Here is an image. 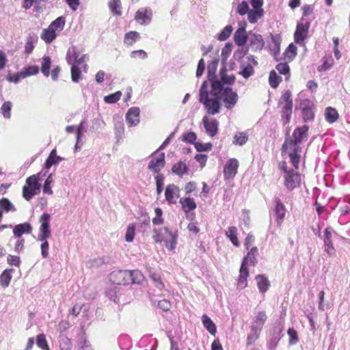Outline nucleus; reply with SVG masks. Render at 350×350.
<instances>
[{
  "label": "nucleus",
  "mask_w": 350,
  "mask_h": 350,
  "mask_svg": "<svg viewBox=\"0 0 350 350\" xmlns=\"http://www.w3.org/2000/svg\"><path fill=\"white\" fill-rule=\"evenodd\" d=\"M31 231L32 226L27 222L16 225L13 228V234L16 238H20L23 234H29Z\"/></svg>",
  "instance_id": "obj_21"
},
{
  "label": "nucleus",
  "mask_w": 350,
  "mask_h": 350,
  "mask_svg": "<svg viewBox=\"0 0 350 350\" xmlns=\"http://www.w3.org/2000/svg\"><path fill=\"white\" fill-rule=\"evenodd\" d=\"M255 279L260 292H267L270 286V282L268 278L265 275H258Z\"/></svg>",
  "instance_id": "obj_27"
},
{
  "label": "nucleus",
  "mask_w": 350,
  "mask_h": 350,
  "mask_svg": "<svg viewBox=\"0 0 350 350\" xmlns=\"http://www.w3.org/2000/svg\"><path fill=\"white\" fill-rule=\"evenodd\" d=\"M282 77L277 74L275 70L270 71L269 75V83L271 88H278L280 83L282 82Z\"/></svg>",
  "instance_id": "obj_40"
},
{
  "label": "nucleus",
  "mask_w": 350,
  "mask_h": 350,
  "mask_svg": "<svg viewBox=\"0 0 350 350\" xmlns=\"http://www.w3.org/2000/svg\"><path fill=\"white\" fill-rule=\"evenodd\" d=\"M165 154L161 153L157 157H153L148 164V169L156 173L159 174V172L165 166Z\"/></svg>",
  "instance_id": "obj_16"
},
{
  "label": "nucleus",
  "mask_w": 350,
  "mask_h": 350,
  "mask_svg": "<svg viewBox=\"0 0 350 350\" xmlns=\"http://www.w3.org/2000/svg\"><path fill=\"white\" fill-rule=\"evenodd\" d=\"M51 65V59L49 56H44L42 58L41 65V72L44 77H48L50 75V68Z\"/></svg>",
  "instance_id": "obj_41"
},
{
  "label": "nucleus",
  "mask_w": 350,
  "mask_h": 350,
  "mask_svg": "<svg viewBox=\"0 0 350 350\" xmlns=\"http://www.w3.org/2000/svg\"><path fill=\"white\" fill-rule=\"evenodd\" d=\"M262 329L259 328L258 327L251 325L250 327V332L247 337V345H253L259 338L261 331Z\"/></svg>",
  "instance_id": "obj_28"
},
{
  "label": "nucleus",
  "mask_w": 350,
  "mask_h": 350,
  "mask_svg": "<svg viewBox=\"0 0 350 350\" xmlns=\"http://www.w3.org/2000/svg\"><path fill=\"white\" fill-rule=\"evenodd\" d=\"M136 226L135 224H130L126 229L125 234V241L126 242H132L135 235Z\"/></svg>",
  "instance_id": "obj_46"
},
{
  "label": "nucleus",
  "mask_w": 350,
  "mask_h": 350,
  "mask_svg": "<svg viewBox=\"0 0 350 350\" xmlns=\"http://www.w3.org/2000/svg\"><path fill=\"white\" fill-rule=\"evenodd\" d=\"M118 287L113 286L109 288L106 291L107 296L115 303H118L120 301L118 295Z\"/></svg>",
  "instance_id": "obj_51"
},
{
  "label": "nucleus",
  "mask_w": 350,
  "mask_h": 350,
  "mask_svg": "<svg viewBox=\"0 0 350 350\" xmlns=\"http://www.w3.org/2000/svg\"><path fill=\"white\" fill-rule=\"evenodd\" d=\"M188 171L189 167L186 163L184 161H180L174 164L172 167V173L179 176H183V175L187 174Z\"/></svg>",
  "instance_id": "obj_26"
},
{
  "label": "nucleus",
  "mask_w": 350,
  "mask_h": 350,
  "mask_svg": "<svg viewBox=\"0 0 350 350\" xmlns=\"http://www.w3.org/2000/svg\"><path fill=\"white\" fill-rule=\"evenodd\" d=\"M59 347L61 350H71L72 342L67 336L62 337L59 340Z\"/></svg>",
  "instance_id": "obj_58"
},
{
  "label": "nucleus",
  "mask_w": 350,
  "mask_h": 350,
  "mask_svg": "<svg viewBox=\"0 0 350 350\" xmlns=\"http://www.w3.org/2000/svg\"><path fill=\"white\" fill-rule=\"evenodd\" d=\"M0 207L8 212L10 211H16L14 206L12 204L10 200L7 198H2L0 200Z\"/></svg>",
  "instance_id": "obj_60"
},
{
  "label": "nucleus",
  "mask_w": 350,
  "mask_h": 350,
  "mask_svg": "<svg viewBox=\"0 0 350 350\" xmlns=\"http://www.w3.org/2000/svg\"><path fill=\"white\" fill-rule=\"evenodd\" d=\"M199 101L204 105L208 113L215 115L219 113L221 104L219 98H209L206 82L203 83L200 90Z\"/></svg>",
  "instance_id": "obj_4"
},
{
  "label": "nucleus",
  "mask_w": 350,
  "mask_h": 350,
  "mask_svg": "<svg viewBox=\"0 0 350 350\" xmlns=\"http://www.w3.org/2000/svg\"><path fill=\"white\" fill-rule=\"evenodd\" d=\"M50 215L49 213H43L40 219V221L41 223V226L40 228V234L38 235L39 241H45L46 239L51 237V230H50Z\"/></svg>",
  "instance_id": "obj_10"
},
{
  "label": "nucleus",
  "mask_w": 350,
  "mask_h": 350,
  "mask_svg": "<svg viewBox=\"0 0 350 350\" xmlns=\"http://www.w3.org/2000/svg\"><path fill=\"white\" fill-rule=\"evenodd\" d=\"M239 167V163L237 159L234 158L228 159L224 167V179H232L237 174Z\"/></svg>",
  "instance_id": "obj_11"
},
{
  "label": "nucleus",
  "mask_w": 350,
  "mask_h": 350,
  "mask_svg": "<svg viewBox=\"0 0 350 350\" xmlns=\"http://www.w3.org/2000/svg\"><path fill=\"white\" fill-rule=\"evenodd\" d=\"M222 83L219 80H213L211 81V94L213 96H218L221 91H224Z\"/></svg>",
  "instance_id": "obj_42"
},
{
  "label": "nucleus",
  "mask_w": 350,
  "mask_h": 350,
  "mask_svg": "<svg viewBox=\"0 0 350 350\" xmlns=\"http://www.w3.org/2000/svg\"><path fill=\"white\" fill-rule=\"evenodd\" d=\"M53 182L52 179V174H49L46 178V180L44 182V186H43V192L48 194H53V190L51 187V184Z\"/></svg>",
  "instance_id": "obj_61"
},
{
  "label": "nucleus",
  "mask_w": 350,
  "mask_h": 350,
  "mask_svg": "<svg viewBox=\"0 0 350 350\" xmlns=\"http://www.w3.org/2000/svg\"><path fill=\"white\" fill-rule=\"evenodd\" d=\"M250 276V271L247 265L241 262L239 269V275L237 278V285L241 288H245L247 286V278Z\"/></svg>",
  "instance_id": "obj_17"
},
{
  "label": "nucleus",
  "mask_w": 350,
  "mask_h": 350,
  "mask_svg": "<svg viewBox=\"0 0 350 350\" xmlns=\"http://www.w3.org/2000/svg\"><path fill=\"white\" fill-rule=\"evenodd\" d=\"M36 345L39 348L42 349V350H50V348L46 340V336L44 334H40L37 336Z\"/></svg>",
  "instance_id": "obj_48"
},
{
  "label": "nucleus",
  "mask_w": 350,
  "mask_h": 350,
  "mask_svg": "<svg viewBox=\"0 0 350 350\" xmlns=\"http://www.w3.org/2000/svg\"><path fill=\"white\" fill-rule=\"evenodd\" d=\"M40 173L29 176L23 187V197L29 201L34 196L40 191L41 185L39 183Z\"/></svg>",
  "instance_id": "obj_5"
},
{
  "label": "nucleus",
  "mask_w": 350,
  "mask_h": 350,
  "mask_svg": "<svg viewBox=\"0 0 350 350\" xmlns=\"http://www.w3.org/2000/svg\"><path fill=\"white\" fill-rule=\"evenodd\" d=\"M66 23V19L64 16H59L53 21L47 28L44 29L41 35V39L46 44H51L56 38L57 34L61 32Z\"/></svg>",
  "instance_id": "obj_2"
},
{
  "label": "nucleus",
  "mask_w": 350,
  "mask_h": 350,
  "mask_svg": "<svg viewBox=\"0 0 350 350\" xmlns=\"http://www.w3.org/2000/svg\"><path fill=\"white\" fill-rule=\"evenodd\" d=\"M258 256V249L256 246L252 247L247 254L243 258L242 262L245 265H250L255 267L258 263L257 256Z\"/></svg>",
  "instance_id": "obj_18"
},
{
  "label": "nucleus",
  "mask_w": 350,
  "mask_h": 350,
  "mask_svg": "<svg viewBox=\"0 0 350 350\" xmlns=\"http://www.w3.org/2000/svg\"><path fill=\"white\" fill-rule=\"evenodd\" d=\"M152 16L153 13L150 8L142 7L137 10L134 19L142 25H147L151 22Z\"/></svg>",
  "instance_id": "obj_7"
},
{
  "label": "nucleus",
  "mask_w": 350,
  "mask_h": 350,
  "mask_svg": "<svg viewBox=\"0 0 350 350\" xmlns=\"http://www.w3.org/2000/svg\"><path fill=\"white\" fill-rule=\"evenodd\" d=\"M71 79L73 82H78L81 77V72L77 64H72L71 66Z\"/></svg>",
  "instance_id": "obj_52"
},
{
  "label": "nucleus",
  "mask_w": 350,
  "mask_h": 350,
  "mask_svg": "<svg viewBox=\"0 0 350 350\" xmlns=\"http://www.w3.org/2000/svg\"><path fill=\"white\" fill-rule=\"evenodd\" d=\"M304 18L301 19V23L297 24V28L294 34V40L297 44H301L304 40L307 38L308 29L310 27V23L306 21L304 23Z\"/></svg>",
  "instance_id": "obj_9"
},
{
  "label": "nucleus",
  "mask_w": 350,
  "mask_h": 350,
  "mask_svg": "<svg viewBox=\"0 0 350 350\" xmlns=\"http://www.w3.org/2000/svg\"><path fill=\"white\" fill-rule=\"evenodd\" d=\"M273 212L275 215V220L278 225H281L286 215V207L279 198H275L273 199Z\"/></svg>",
  "instance_id": "obj_14"
},
{
  "label": "nucleus",
  "mask_w": 350,
  "mask_h": 350,
  "mask_svg": "<svg viewBox=\"0 0 350 350\" xmlns=\"http://www.w3.org/2000/svg\"><path fill=\"white\" fill-rule=\"evenodd\" d=\"M282 108H293V101L292 98V93L289 90L283 92L278 103Z\"/></svg>",
  "instance_id": "obj_23"
},
{
  "label": "nucleus",
  "mask_w": 350,
  "mask_h": 350,
  "mask_svg": "<svg viewBox=\"0 0 350 350\" xmlns=\"http://www.w3.org/2000/svg\"><path fill=\"white\" fill-rule=\"evenodd\" d=\"M39 72V68L37 66H29L23 68L21 71L22 77L26 78L31 75H37Z\"/></svg>",
  "instance_id": "obj_45"
},
{
  "label": "nucleus",
  "mask_w": 350,
  "mask_h": 350,
  "mask_svg": "<svg viewBox=\"0 0 350 350\" xmlns=\"http://www.w3.org/2000/svg\"><path fill=\"white\" fill-rule=\"evenodd\" d=\"M122 96V92L120 91H117L115 93L111 94L104 97V101L106 103L113 104L118 102Z\"/></svg>",
  "instance_id": "obj_53"
},
{
  "label": "nucleus",
  "mask_w": 350,
  "mask_h": 350,
  "mask_svg": "<svg viewBox=\"0 0 350 350\" xmlns=\"http://www.w3.org/2000/svg\"><path fill=\"white\" fill-rule=\"evenodd\" d=\"M301 148L299 146H295L293 149V151L289 153L291 162L296 170L299 168V165L300 163V155L299 154Z\"/></svg>",
  "instance_id": "obj_39"
},
{
  "label": "nucleus",
  "mask_w": 350,
  "mask_h": 350,
  "mask_svg": "<svg viewBox=\"0 0 350 350\" xmlns=\"http://www.w3.org/2000/svg\"><path fill=\"white\" fill-rule=\"evenodd\" d=\"M164 176L161 174H158L155 176L156 180V191L157 194L160 195L163 191V186L164 183Z\"/></svg>",
  "instance_id": "obj_56"
},
{
  "label": "nucleus",
  "mask_w": 350,
  "mask_h": 350,
  "mask_svg": "<svg viewBox=\"0 0 350 350\" xmlns=\"http://www.w3.org/2000/svg\"><path fill=\"white\" fill-rule=\"evenodd\" d=\"M248 140V135L244 132H239L234 136L233 144L236 145L243 146Z\"/></svg>",
  "instance_id": "obj_44"
},
{
  "label": "nucleus",
  "mask_w": 350,
  "mask_h": 350,
  "mask_svg": "<svg viewBox=\"0 0 350 350\" xmlns=\"http://www.w3.org/2000/svg\"><path fill=\"white\" fill-rule=\"evenodd\" d=\"M108 6L114 16H120L122 15V3L120 0H110Z\"/></svg>",
  "instance_id": "obj_38"
},
{
  "label": "nucleus",
  "mask_w": 350,
  "mask_h": 350,
  "mask_svg": "<svg viewBox=\"0 0 350 350\" xmlns=\"http://www.w3.org/2000/svg\"><path fill=\"white\" fill-rule=\"evenodd\" d=\"M13 271V269H7L0 275V285L2 287L6 288L10 285V281L12 278V273Z\"/></svg>",
  "instance_id": "obj_34"
},
{
  "label": "nucleus",
  "mask_w": 350,
  "mask_h": 350,
  "mask_svg": "<svg viewBox=\"0 0 350 350\" xmlns=\"http://www.w3.org/2000/svg\"><path fill=\"white\" fill-rule=\"evenodd\" d=\"M165 197L168 204H176L180 197V189L174 184H169L165 190Z\"/></svg>",
  "instance_id": "obj_13"
},
{
  "label": "nucleus",
  "mask_w": 350,
  "mask_h": 350,
  "mask_svg": "<svg viewBox=\"0 0 350 350\" xmlns=\"http://www.w3.org/2000/svg\"><path fill=\"white\" fill-rule=\"evenodd\" d=\"M225 234L230 240V241L234 246L239 247L240 245V242L237 237V227H235V226L228 227Z\"/></svg>",
  "instance_id": "obj_36"
},
{
  "label": "nucleus",
  "mask_w": 350,
  "mask_h": 350,
  "mask_svg": "<svg viewBox=\"0 0 350 350\" xmlns=\"http://www.w3.org/2000/svg\"><path fill=\"white\" fill-rule=\"evenodd\" d=\"M240 74L245 79H248L254 74V68L251 64H247L242 68Z\"/></svg>",
  "instance_id": "obj_57"
},
{
  "label": "nucleus",
  "mask_w": 350,
  "mask_h": 350,
  "mask_svg": "<svg viewBox=\"0 0 350 350\" xmlns=\"http://www.w3.org/2000/svg\"><path fill=\"white\" fill-rule=\"evenodd\" d=\"M308 126H302L296 128L293 133V139H286L282 145V150L286 149L288 146L293 145L297 146L301 143L303 139L308 136Z\"/></svg>",
  "instance_id": "obj_6"
},
{
  "label": "nucleus",
  "mask_w": 350,
  "mask_h": 350,
  "mask_svg": "<svg viewBox=\"0 0 350 350\" xmlns=\"http://www.w3.org/2000/svg\"><path fill=\"white\" fill-rule=\"evenodd\" d=\"M288 62L278 63L275 66V69L280 75L285 77V81H288L291 79V69Z\"/></svg>",
  "instance_id": "obj_29"
},
{
  "label": "nucleus",
  "mask_w": 350,
  "mask_h": 350,
  "mask_svg": "<svg viewBox=\"0 0 350 350\" xmlns=\"http://www.w3.org/2000/svg\"><path fill=\"white\" fill-rule=\"evenodd\" d=\"M139 109L131 107L126 113V119L131 126L136 125L139 122Z\"/></svg>",
  "instance_id": "obj_22"
},
{
  "label": "nucleus",
  "mask_w": 350,
  "mask_h": 350,
  "mask_svg": "<svg viewBox=\"0 0 350 350\" xmlns=\"http://www.w3.org/2000/svg\"><path fill=\"white\" fill-rule=\"evenodd\" d=\"M224 106L228 109H232L238 100V95L231 88H226L221 94Z\"/></svg>",
  "instance_id": "obj_12"
},
{
  "label": "nucleus",
  "mask_w": 350,
  "mask_h": 350,
  "mask_svg": "<svg viewBox=\"0 0 350 350\" xmlns=\"http://www.w3.org/2000/svg\"><path fill=\"white\" fill-rule=\"evenodd\" d=\"M7 261L10 265H14L18 267L21 265V259L18 256L9 255L7 258Z\"/></svg>",
  "instance_id": "obj_63"
},
{
  "label": "nucleus",
  "mask_w": 350,
  "mask_h": 350,
  "mask_svg": "<svg viewBox=\"0 0 350 350\" xmlns=\"http://www.w3.org/2000/svg\"><path fill=\"white\" fill-rule=\"evenodd\" d=\"M325 117L327 122L332 124L338 120L339 114L335 108L327 107L325 110Z\"/></svg>",
  "instance_id": "obj_31"
},
{
  "label": "nucleus",
  "mask_w": 350,
  "mask_h": 350,
  "mask_svg": "<svg viewBox=\"0 0 350 350\" xmlns=\"http://www.w3.org/2000/svg\"><path fill=\"white\" fill-rule=\"evenodd\" d=\"M156 216L152 219V223L154 225H162L164 223V219L163 217V211L161 208L157 207L154 209Z\"/></svg>",
  "instance_id": "obj_54"
},
{
  "label": "nucleus",
  "mask_w": 350,
  "mask_h": 350,
  "mask_svg": "<svg viewBox=\"0 0 350 350\" xmlns=\"http://www.w3.org/2000/svg\"><path fill=\"white\" fill-rule=\"evenodd\" d=\"M267 319V314L265 311L258 312L253 319L252 325L262 329Z\"/></svg>",
  "instance_id": "obj_35"
},
{
  "label": "nucleus",
  "mask_w": 350,
  "mask_h": 350,
  "mask_svg": "<svg viewBox=\"0 0 350 350\" xmlns=\"http://www.w3.org/2000/svg\"><path fill=\"white\" fill-rule=\"evenodd\" d=\"M42 243L41 244L40 248H41V254L42 256L44 258H46L49 257V244L47 241V239L45 241H42Z\"/></svg>",
  "instance_id": "obj_64"
},
{
  "label": "nucleus",
  "mask_w": 350,
  "mask_h": 350,
  "mask_svg": "<svg viewBox=\"0 0 350 350\" xmlns=\"http://www.w3.org/2000/svg\"><path fill=\"white\" fill-rule=\"evenodd\" d=\"M62 160H63V159L57 155L56 150L54 149L51 152L48 158L46 159L44 163V167L49 170L52 167V165L57 164Z\"/></svg>",
  "instance_id": "obj_30"
},
{
  "label": "nucleus",
  "mask_w": 350,
  "mask_h": 350,
  "mask_svg": "<svg viewBox=\"0 0 350 350\" xmlns=\"http://www.w3.org/2000/svg\"><path fill=\"white\" fill-rule=\"evenodd\" d=\"M249 10V5L245 1H243L237 7L238 13L242 16L248 13Z\"/></svg>",
  "instance_id": "obj_62"
},
{
  "label": "nucleus",
  "mask_w": 350,
  "mask_h": 350,
  "mask_svg": "<svg viewBox=\"0 0 350 350\" xmlns=\"http://www.w3.org/2000/svg\"><path fill=\"white\" fill-rule=\"evenodd\" d=\"M302 116L304 122L311 121L314 119V114L310 107H304L302 109Z\"/></svg>",
  "instance_id": "obj_59"
},
{
  "label": "nucleus",
  "mask_w": 350,
  "mask_h": 350,
  "mask_svg": "<svg viewBox=\"0 0 350 350\" xmlns=\"http://www.w3.org/2000/svg\"><path fill=\"white\" fill-rule=\"evenodd\" d=\"M203 125L206 129L207 134L213 137L218 133V122L214 118H208L207 116H204L202 119Z\"/></svg>",
  "instance_id": "obj_15"
},
{
  "label": "nucleus",
  "mask_w": 350,
  "mask_h": 350,
  "mask_svg": "<svg viewBox=\"0 0 350 350\" xmlns=\"http://www.w3.org/2000/svg\"><path fill=\"white\" fill-rule=\"evenodd\" d=\"M248 20L251 23H255L258 18H261L263 15V10L254 9L249 10Z\"/></svg>",
  "instance_id": "obj_43"
},
{
  "label": "nucleus",
  "mask_w": 350,
  "mask_h": 350,
  "mask_svg": "<svg viewBox=\"0 0 350 350\" xmlns=\"http://www.w3.org/2000/svg\"><path fill=\"white\" fill-rule=\"evenodd\" d=\"M249 41L250 47L253 51H260L265 45L262 36L258 34L250 33Z\"/></svg>",
  "instance_id": "obj_19"
},
{
  "label": "nucleus",
  "mask_w": 350,
  "mask_h": 350,
  "mask_svg": "<svg viewBox=\"0 0 350 350\" xmlns=\"http://www.w3.org/2000/svg\"><path fill=\"white\" fill-rule=\"evenodd\" d=\"M202 319L204 327L211 335L215 336L217 332L215 324L206 314H203Z\"/></svg>",
  "instance_id": "obj_37"
},
{
  "label": "nucleus",
  "mask_w": 350,
  "mask_h": 350,
  "mask_svg": "<svg viewBox=\"0 0 350 350\" xmlns=\"http://www.w3.org/2000/svg\"><path fill=\"white\" fill-rule=\"evenodd\" d=\"M232 31L233 28L231 25L226 26L218 35L217 39L220 41L226 40L231 35Z\"/></svg>",
  "instance_id": "obj_49"
},
{
  "label": "nucleus",
  "mask_w": 350,
  "mask_h": 350,
  "mask_svg": "<svg viewBox=\"0 0 350 350\" xmlns=\"http://www.w3.org/2000/svg\"><path fill=\"white\" fill-rule=\"evenodd\" d=\"M11 109L12 103L10 101H6L2 105L1 111L4 118H10L11 117Z\"/></svg>",
  "instance_id": "obj_55"
},
{
  "label": "nucleus",
  "mask_w": 350,
  "mask_h": 350,
  "mask_svg": "<svg viewBox=\"0 0 350 350\" xmlns=\"http://www.w3.org/2000/svg\"><path fill=\"white\" fill-rule=\"evenodd\" d=\"M297 54V48L293 43L290 44L284 53V59L288 62H292Z\"/></svg>",
  "instance_id": "obj_33"
},
{
  "label": "nucleus",
  "mask_w": 350,
  "mask_h": 350,
  "mask_svg": "<svg viewBox=\"0 0 350 350\" xmlns=\"http://www.w3.org/2000/svg\"><path fill=\"white\" fill-rule=\"evenodd\" d=\"M324 234L325 252H326L329 256H333L335 254V249L332 241V234L327 228L325 230Z\"/></svg>",
  "instance_id": "obj_24"
},
{
  "label": "nucleus",
  "mask_w": 350,
  "mask_h": 350,
  "mask_svg": "<svg viewBox=\"0 0 350 350\" xmlns=\"http://www.w3.org/2000/svg\"><path fill=\"white\" fill-rule=\"evenodd\" d=\"M140 38L139 33L136 31H130L125 33L124 43L126 46H133Z\"/></svg>",
  "instance_id": "obj_32"
},
{
  "label": "nucleus",
  "mask_w": 350,
  "mask_h": 350,
  "mask_svg": "<svg viewBox=\"0 0 350 350\" xmlns=\"http://www.w3.org/2000/svg\"><path fill=\"white\" fill-rule=\"evenodd\" d=\"M248 36L247 34L245 27H239L234 35V43L239 46H244L247 40Z\"/></svg>",
  "instance_id": "obj_20"
},
{
  "label": "nucleus",
  "mask_w": 350,
  "mask_h": 350,
  "mask_svg": "<svg viewBox=\"0 0 350 350\" xmlns=\"http://www.w3.org/2000/svg\"><path fill=\"white\" fill-rule=\"evenodd\" d=\"M284 185L290 191L300 186L301 175L293 170H289L286 174H284Z\"/></svg>",
  "instance_id": "obj_8"
},
{
  "label": "nucleus",
  "mask_w": 350,
  "mask_h": 350,
  "mask_svg": "<svg viewBox=\"0 0 350 350\" xmlns=\"http://www.w3.org/2000/svg\"><path fill=\"white\" fill-rule=\"evenodd\" d=\"M152 232V239L156 243L165 242L167 248L170 250L175 248L177 234L172 232L169 228L165 227L163 230L154 228Z\"/></svg>",
  "instance_id": "obj_3"
},
{
  "label": "nucleus",
  "mask_w": 350,
  "mask_h": 350,
  "mask_svg": "<svg viewBox=\"0 0 350 350\" xmlns=\"http://www.w3.org/2000/svg\"><path fill=\"white\" fill-rule=\"evenodd\" d=\"M150 278L154 282V285L157 288H158L160 290L164 288V284L162 282L160 273L152 272L150 273Z\"/></svg>",
  "instance_id": "obj_50"
},
{
  "label": "nucleus",
  "mask_w": 350,
  "mask_h": 350,
  "mask_svg": "<svg viewBox=\"0 0 350 350\" xmlns=\"http://www.w3.org/2000/svg\"><path fill=\"white\" fill-rule=\"evenodd\" d=\"M280 113L283 124H288L291 121L293 108H282Z\"/></svg>",
  "instance_id": "obj_47"
},
{
  "label": "nucleus",
  "mask_w": 350,
  "mask_h": 350,
  "mask_svg": "<svg viewBox=\"0 0 350 350\" xmlns=\"http://www.w3.org/2000/svg\"><path fill=\"white\" fill-rule=\"evenodd\" d=\"M143 275L139 271L116 270L109 274L110 281L116 285H126L130 282L139 284L143 280Z\"/></svg>",
  "instance_id": "obj_1"
},
{
  "label": "nucleus",
  "mask_w": 350,
  "mask_h": 350,
  "mask_svg": "<svg viewBox=\"0 0 350 350\" xmlns=\"http://www.w3.org/2000/svg\"><path fill=\"white\" fill-rule=\"evenodd\" d=\"M179 202L181 205L183 211L186 213L196 209L197 207L195 200L191 198H180Z\"/></svg>",
  "instance_id": "obj_25"
}]
</instances>
